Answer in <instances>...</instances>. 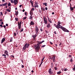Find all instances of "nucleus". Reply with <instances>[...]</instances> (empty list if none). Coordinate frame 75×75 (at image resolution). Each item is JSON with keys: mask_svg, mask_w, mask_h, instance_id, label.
<instances>
[{"mask_svg": "<svg viewBox=\"0 0 75 75\" xmlns=\"http://www.w3.org/2000/svg\"><path fill=\"white\" fill-rule=\"evenodd\" d=\"M40 30L41 31H42V28H40Z\"/></svg>", "mask_w": 75, "mask_h": 75, "instance_id": "nucleus-40", "label": "nucleus"}, {"mask_svg": "<svg viewBox=\"0 0 75 75\" xmlns=\"http://www.w3.org/2000/svg\"><path fill=\"white\" fill-rule=\"evenodd\" d=\"M27 44L26 43L25 45L23 47V51H24L27 48Z\"/></svg>", "mask_w": 75, "mask_h": 75, "instance_id": "nucleus-5", "label": "nucleus"}, {"mask_svg": "<svg viewBox=\"0 0 75 75\" xmlns=\"http://www.w3.org/2000/svg\"><path fill=\"white\" fill-rule=\"evenodd\" d=\"M33 18V17L32 16H30L29 18V19H30V20H32V19Z\"/></svg>", "mask_w": 75, "mask_h": 75, "instance_id": "nucleus-17", "label": "nucleus"}, {"mask_svg": "<svg viewBox=\"0 0 75 75\" xmlns=\"http://www.w3.org/2000/svg\"><path fill=\"white\" fill-rule=\"evenodd\" d=\"M70 8L71 10V11L74 10V9H73V8L72 7H71V6H70Z\"/></svg>", "mask_w": 75, "mask_h": 75, "instance_id": "nucleus-19", "label": "nucleus"}, {"mask_svg": "<svg viewBox=\"0 0 75 75\" xmlns=\"http://www.w3.org/2000/svg\"><path fill=\"white\" fill-rule=\"evenodd\" d=\"M54 34H57V33H56V31H55L54 32Z\"/></svg>", "mask_w": 75, "mask_h": 75, "instance_id": "nucleus-63", "label": "nucleus"}, {"mask_svg": "<svg viewBox=\"0 0 75 75\" xmlns=\"http://www.w3.org/2000/svg\"><path fill=\"white\" fill-rule=\"evenodd\" d=\"M61 22H60V21H59L58 22L57 25H60V24H61Z\"/></svg>", "mask_w": 75, "mask_h": 75, "instance_id": "nucleus-18", "label": "nucleus"}, {"mask_svg": "<svg viewBox=\"0 0 75 75\" xmlns=\"http://www.w3.org/2000/svg\"><path fill=\"white\" fill-rule=\"evenodd\" d=\"M14 1L15 5H17V4L18 3V1L17 0H14Z\"/></svg>", "mask_w": 75, "mask_h": 75, "instance_id": "nucleus-7", "label": "nucleus"}, {"mask_svg": "<svg viewBox=\"0 0 75 75\" xmlns=\"http://www.w3.org/2000/svg\"><path fill=\"white\" fill-rule=\"evenodd\" d=\"M27 18V16H25L23 20H25Z\"/></svg>", "mask_w": 75, "mask_h": 75, "instance_id": "nucleus-38", "label": "nucleus"}, {"mask_svg": "<svg viewBox=\"0 0 75 75\" xmlns=\"http://www.w3.org/2000/svg\"><path fill=\"white\" fill-rule=\"evenodd\" d=\"M18 29H21V25H20V23H18Z\"/></svg>", "mask_w": 75, "mask_h": 75, "instance_id": "nucleus-8", "label": "nucleus"}, {"mask_svg": "<svg viewBox=\"0 0 75 75\" xmlns=\"http://www.w3.org/2000/svg\"><path fill=\"white\" fill-rule=\"evenodd\" d=\"M47 17L48 20V21H49L50 20V18H49V17H48V16H47Z\"/></svg>", "mask_w": 75, "mask_h": 75, "instance_id": "nucleus-45", "label": "nucleus"}, {"mask_svg": "<svg viewBox=\"0 0 75 75\" xmlns=\"http://www.w3.org/2000/svg\"><path fill=\"white\" fill-rule=\"evenodd\" d=\"M8 12H10V11H11L10 10H8Z\"/></svg>", "mask_w": 75, "mask_h": 75, "instance_id": "nucleus-59", "label": "nucleus"}, {"mask_svg": "<svg viewBox=\"0 0 75 75\" xmlns=\"http://www.w3.org/2000/svg\"><path fill=\"white\" fill-rule=\"evenodd\" d=\"M73 61V59H72V57H71V58L70 62H72Z\"/></svg>", "mask_w": 75, "mask_h": 75, "instance_id": "nucleus-23", "label": "nucleus"}, {"mask_svg": "<svg viewBox=\"0 0 75 75\" xmlns=\"http://www.w3.org/2000/svg\"><path fill=\"white\" fill-rule=\"evenodd\" d=\"M54 68L55 70H57L58 69V68L56 67H54Z\"/></svg>", "mask_w": 75, "mask_h": 75, "instance_id": "nucleus-33", "label": "nucleus"}, {"mask_svg": "<svg viewBox=\"0 0 75 75\" xmlns=\"http://www.w3.org/2000/svg\"><path fill=\"white\" fill-rule=\"evenodd\" d=\"M8 24H6V26H8Z\"/></svg>", "mask_w": 75, "mask_h": 75, "instance_id": "nucleus-62", "label": "nucleus"}, {"mask_svg": "<svg viewBox=\"0 0 75 75\" xmlns=\"http://www.w3.org/2000/svg\"><path fill=\"white\" fill-rule=\"evenodd\" d=\"M50 59H52V57H50Z\"/></svg>", "mask_w": 75, "mask_h": 75, "instance_id": "nucleus-61", "label": "nucleus"}, {"mask_svg": "<svg viewBox=\"0 0 75 75\" xmlns=\"http://www.w3.org/2000/svg\"><path fill=\"white\" fill-rule=\"evenodd\" d=\"M38 7H39V6H38V5H37L35 6V8H37V7L38 8Z\"/></svg>", "mask_w": 75, "mask_h": 75, "instance_id": "nucleus-27", "label": "nucleus"}, {"mask_svg": "<svg viewBox=\"0 0 75 75\" xmlns=\"http://www.w3.org/2000/svg\"><path fill=\"white\" fill-rule=\"evenodd\" d=\"M11 57H13V58H14V57L13 55H11Z\"/></svg>", "mask_w": 75, "mask_h": 75, "instance_id": "nucleus-58", "label": "nucleus"}, {"mask_svg": "<svg viewBox=\"0 0 75 75\" xmlns=\"http://www.w3.org/2000/svg\"><path fill=\"white\" fill-rule=\"evenodd\" d=\"M10 1L12 3H14V1H13V0H11Z\"/></svg>", "mask_w": 75, "mask_h": 75, "instance_id": "nucleus-31", "label": "nucleus"}, {"mask_svg": "<svg viewBox=\"0 0 75 75\" xmlns=\"http://www.w3.org/2000/svg\"><path fill=\"white\" fill-rule=\"evenodd\" d=\"M50 44H53V43L52 42H51L50 41Z\"/></svg>", "mask_w": 75, "mask_h": 75, "instance_id": "nucleus-47", "label": "nucleus"}, {"mask_svg": "<svg viewBox=\"0 0 75 75\" xmlns=\"http://www.w3.org/2000/svg\"><path fill=\"white\" fill-rule=\"evenodd\" d=\"M61 73V71H59L58 72H57V74H60Z\"/></svg>", "mask_w": 75, "mask_h": 75, "instance_id": "nucleus-30", "label": "nucleus"}, {"mask_svg": "<svg viewBox=\"0 0 75 75\" xmlns=\"http://www.w3.org/2000/svg\"><path fill=\"white\" fill-rule=\"evenodd\" d=\"M16 13L15 14L16 16H18V11H17V12L16 11H15Z\"/></svg>", "mask_w": 75, "mask_h": 75, "instance_id": "nucleus-15", "label": "nucleus"}, {"mask_svg": "<svg viewBox=\"0 0 75 75\" xmlns=\"http://www.w3.org/2000/svg\"><path fill=\"white\" fill-rule=\"evenodd\" d=\"M11 5V4H10V3H8V6H10Z\"/></svg>", "mask_w": 75, "mask_h": 75, "instance_id": "nucleus-35", "label": "nucleus"}, {"mask_svg": "<svg viewBox=\"0 0 75 75\" xmlns=\"http://www.w3.org/2000/svg\"><path fill=\"white\" fill-rule=\"evenodd\" d=\"M25 16H27V13L26 12H25Z\"/></svg>", "mask_w": 75, "mask_h": 75, "instance_id": "nucleus-52", "label": "nucleus"}, {"mask_svg": "<svg viewBox=\"0 0 75 75\" xmlns=\"http://www.w3.org/2000/svg\"><path fill=\"white\" fill-rule=\"evenodd\" d=\"M48 21H49V22H50V23H52V21H51V19H50Z\"/></svg>", "mask_w": 75, "mask_h": 75, "instance_id": "nucleus-22", "label": "nucleus"}, {"mask_svg": "<svg viewBox=\"0 0 75 75\" xmlns=\"http://www.w3.org/2000/svg\"><path fill=\"white\" fill-rule=\"evenodd\" d=\"M33 11H30V16H33Z\"/></svg>", "mask_w": 75, "mask_h": 75, "instance_id": "nucleus-16", "label": "nucleus"}, {"mask_svg": "<svg viewBox=\"0 0 75 75\" xmlns=\"http://www.w3.org/2000/svg\"><path fill=\"white\" fill-rule=\"evenodd\" d=\"M5 54H6V55H7V56H8V52L7 51V50H6L5 51V52H4Z\"/></svg>", "mask_w": 75, "mask_h": 75, "instance_id": "nucleus-12", "label": "nucleus"}, {"mask_svg": "<svg viewBox=\"0 0 75 75\" xmlns=\"http://www.w3.org/2000/svg\"><path fill=\"white\" fill-rule=\"evenodd\" d=\"M37 35H36V34H35V35H33L32 36L33 37V38H34V39H35V38H36V37H37Z\"/></svg>", "mask_w": 75, "mask_h": 75, "instance_id": "nucleus-13", "label": "nucleus"}, {"mask_svg": "<svg viewBox=\"0 0 75 75\" xmlns=\"http://www.w3.org/2000/svg\"><path fill=\"white\" fill-rule=\"evenodd\" d=\"M30 3L31 4L32 6H33V2H30Z\"/></svg>", "mask_w": 75, "mask_h": 75, "instance_id": "nucleus-43", "label": "nucleus"}, {"mask_svg": "<svg viewBox=\"0 0 75 75\" xmlns=\"http://www.w3.org/2000/svg\"><path fill=\"white\" fill-rule=\"evenodd\" d=\"M24 65H22V68H24Z\"/></svg>", "mask_w": 75, "mask_h": 75, "instance_id": "nucleus-53", "label": "nucleus"}, {"mask_svg": "<svg viewBox=\"0 0 75 75\" xmlns=\"http://www.w3.org/2000/svg\"><path fill=\"white\" fill-rule=\"evenodd\" d=\"M5 13H4V14L5 15H6V14L7 13V12L6 11H5Z\"/></svg>", "mask_w": 75, "mask_h": 75, "instance_id": "nucleus-42", "label": "nucleus"}, {"mask_svg": "<svg viewBox=\"0 0 75 75\" xmlns=\"http://www.w3.org/2000/svg\"><path fill=\"white\" fill-rule=\"evenodd\" d=\"M45 10H48V8L47 7L45 8Z\"/></svg>", "mask_w": 75, "mask_h": 75, "instance_id": "nucleus-48", "label": "nucleus"}, {"mask_svg": "<svg viewBox=\"0 0 75 75\" xmlns=\"http://www.w3.org/2000/svg\"><path fill=\"white\" fill-rule=\"evenodd\" d=\"M0 6L1 7V6L3 7V6H3V4H2V5L0 4Z\"/></svg>", "mask_w": 75, "mask_h": 75, "instance_id": "nucleus-60", "label": "nucleus"}, {"mask_svg": "<svg viewBox=\"0 0 75 75\" xmlns=\"http://www.w3.org/2000/svg\"><path fill=\"white\" fill-rule=\"evenodd\" d=\"M20 25H21V24H22L21 21H20Z\"/></svg>", "mask_w": 75, "mask_h": 75, "instance_id": "nucleus-50", "label": "nucleus"}, {"mask_svg": "<svg viewBox=\"0 0 75 75\" xmlns=\"http://www.w3.org/2000/svg\"><path fill=\"white\" fill-rule=\"evenodd\" d=\"M0 21H1V22L3 21V20L2 19H0Z\"/></svg>", "mask_w": 75, "mask_h": 75, "instance_id": "nucleus-51", "label": "nucleus"}, {"mask_svg": "<svg viewBox=\"0 0 75 75\" xmlns=\"http://www.w3.org/2000/svg\"><path fill=\"white\" fill-rule=\"evenodd\" d=\"M41 9L42 10V11H45V8H41Z\"/></svg>", "mask_w": 75, "mask_h": 75, "instance_id": "nucleus-26", "label": "nucleus"}, {"mask_svg": "<svg viewBox=\"0 0 75 75\" xmlns=\"http://www.w3.org/2000/svg\"><path fill=\"white\" fill-rule=\"evenodd\" d=\"M51 27V24L50 23L47 24V28H50Z\"/></svg>", "mask_w": 75, "mask_h": 75, "instance_id": "nucleus-10", "label": "nucleus"}, {"mask_svg": "<svg viewBox=\"0 0 75 75\" xmlns=\"http://www.w3.org/2000/svg\"><path fill=\"white\" fill-rule=\"evenodd\" d=\"M23 28L21 29V30L20 31V33H21L22 32H23Z\"/></svg>", "mask_w": 75, "mask_h": 75, "instance_id": "nucleus-24", "label": "nucleus"}, {"mask_svg": "<svg viewBox=\"0 0 75 75\" xmlns=\"http://www.w3.org/2000/svg\"><path fill=\"white\" fill-rule=\"evenodd\" d=\"M4 27L5 28H6V26L5 25H4Z\"/></svg>", "mask_w": 75, "mask_h": 75, "instance_id": "nucleus-64", "label": "nucleus"}, {"mask_svg": "<svg viewBox=\"0 0 75 75\" xmlns=\"http://www.w3.org/2000/svg\"><path fill=\"white\" fill-rule=\"evenodd\" d=\"M45 46H46V45H42L41 46V47L42 48H43V47H45Z\"/></svg>", "mask_w": 75, "mask_h": 75, "instance_id": "nucleus-36", "label": "nucleus"}, {"mask_svg": "<svg viewBox=\"0 0 75 75\" xmlns=\"http://www.w3.org/2000/svg\"><path fill=\"white\" fill-rule=\"evenodd\" d=\"M14 35L15 37H16V33L15 32L14 33Z\"/></svg>", "mask_w": 75, "mask_h": 75, "instance_id": "nucleus-39", "label": "nucleus"}, {"mask_svg": "<svg viewBox=\"0 0 75 75\" xmlns=\"http://www.w3.org/2000/svg\"><path fill=\"white\" fill-rule=\"evenodd\" d=\"M21 6H22V5H20L19 6V7H20V8H21Z\"/></svg>", "mask_w": 75, "mask_h": 75, "instance_id": "nucleus-55", "label": "nucleus"}, {"mask_svg": "<svg viewBox=\"0 0 75 75\" xmlns=\"http://www.w3.org/2000/svg\"><path fill=\"white\" fill-rule=\"evenodd\" d=\"M64 71H68V69H64Z\"/></svg>", "mask_w": 75, "mask_h": 75, "instance_id": "nucleus-37", "label": "nucleus"}, {"mask_svg": "<svg viewBox=\"0 0 75 75\" xmlns=\"http://www.w3.org/2000/svg\"><path fill=\"white\" fill-rule=\"evenodd\" d=\"M32 11H34V8H33L32 9Z\"/></svg>", "mask_w": 75, "mask_h": 75, "instance_id": "nucleus-46", "label": "nucleus"}, {"mask_svg": "<svg viewBox=\"0 0 75 75\" xmlns=\"http://www.w3.org/2000/svg\"><path fill=\"white\" fill-rule=\"evenodd\" d=\"M5 40L6 38H3L1 40V43L2 44H3V42H4V41Z\"/></svg>", "mask_w": 75, "mask_h": 75, "instance_id": "nucleus-11", "label": "nucleus"}, {"mask_svg": "<svg viewBox=\"0 0 75 75\" xmlns=\"http://www.w3.org/2000/svg\"><path fill=\"white\" fill-rule=\"evenodd\" d=\"M27 46H26V47L27 48H28V47H29V46H30V44H27Z\"/></svg>", "mask_w": 75, "mask_h": 75, "instance_id": "nucleus-32", "label": "nucleus"}, {"mask_svg": "<svg viewBox=\"0 0 75 75\" xmlns=\"http://www.w3.org/2000/svg\"><path fill=\"white\" fill-rule=\"evenodd\" d=\"M53 71L52 70H51V69L50 68L49 69V73L50 74H52V72Z\"/></svg>", "mask_w": 75, "mask_h": 75, "instance_id": "nucleus-6", "label": "nucleus"}, {"mask_svg": "<svg viewBox=\"0 0 75 75\" xmlns=\"http://www.w3.org/2000/svg\"><path fill=\"white\" fill-rule=\"evenodd\" d=\"M61 44H62V43L60 42V44H59V46H61Z\"/></svg>", "mask_w": 75, "mask_h": 75, "instance_id": "nucleus-54", "label": "nucleus"}, {"mask_svg": "<svg viewBox=\"0 0 75 75\" xmlns=\"http://www.w3.org/2000/svg\"><path fill=\"white\" fill-rule=\"evenodd\" d=\"M43 19H44V24H47V19L45 17H43Z\"/></svg>", "mask_w": 75, "mask_h": 75, "instance_id": "nucleus-3", "label": "nucleus"}, {"mask_svg": "<svg viewBox=\"0 0 75 75\" xmlns=\"http://www.w3.org/2000/svg\"><path fill=\"white\" fill-rule=\"evenodd\" d=\"M56 27L58 29H59V28H61L64 32H67V33L69 32V30H67V29H66V28L64 27L61 25H56Z\"/></svg>", "mask_w": 75, "mask_h": 75, "instance_id": "nucleus-1", "label": "nucleus"}, {"mask_svg": "<svg viewBox=\"0 0 75 75\" xmlns=\"http://www.w3.org/2000/svg\"><path fill=\"white\" fill-rule=\"evenodd\" d=\"M7 4V3L6 2V3H4V4H2L3 6H6Z\"/></svg>", "mask_w": 75, "mask_h": 75, "instance_id": "nucleus-14", "label": "nucleus"}, {"mask_svg": "<svg viewBox=\"0 0 75 75\" xmlns=\"http://www.w3.org/2000/svg\"><path fill=\"white\" fill-rule=\"evenodd\" d=\"M2 56H4V58H6V54H2Z\"/></svg>", "mask_w": 75, "mask_h": 75, "instance_id": "nucleus-28", "label": "nucleus"}, {"mask_svg": "<svg viewBox=\"0 0 75 75\" xmlns=\"http://www.w3.org/2000/svg\"><path fill=\"white\" fill-rule=\"evenodd\" d=\"M39 29H38V27H37V26L35 27V32H36V34H37L38 33V31Z\"/></svg>", "mask_w": 75, "mask_h": 75, "instance_id": "nucleus-4", "label": "nucleus"}, {"mask_svg": "<svg viewBox=\"0 0 75 75\" xmlns=\"http://www.w3.org/2000/svg\"><path fill=\"white\" fill-rule=\"evenodd\" d=\"M41 65H42V64H40V65L39 66V67H41Z\"/></svg>", "mask_w": 75, "mask_h": 75, "instance_id": "nucleus-57", "label": "nucleus"}, {"mask_svg": "<svg viewBox=\"0 0 75 75\" xmlns=\"http://www.w3.org/2000/svg\"><path fill=\"white\" fill-rule=\"evenodd\" d=\"M12 41H13V40L12 39H11L10 40V42H12Z\"/></svg>", "mask_w": 75, "mask_h": 75, "instance_id": "nucleus-41", "label": "nucleus"}, {"mask_svg": "<svg viewBox=\"0 0 75 75\" xmlns=\"http://www.w3.org/2000/svg\"><path fill=\"white\" fill-rule=\"evenodd\" d=\"M35 4V5H38V2H37V1H36Z\"/></svg>", "mask_w": 75, "mask_h": 75, "instance_id": "nucleus-34", "label": "nucleus"}, {"mask_svg": "<svg viewBox=\"0 0 75 75\" xmlns=\"http://www.w3.org/2000/svg\"><path fill=\"white\" fill-rule=\"evenodd\" d=\"M40 44L39 43H38L37 45H35L34 46V47L37 52H38L39 51V50L40 49Z\"/></svg>", "mask_w": 75, "mask_h": 75, "instance_id": "nucleus-2", "label": "nucleus"}, {"mask_svg": "<svg viewBox=\"0 0 75 75\" xmlns=\"http://www.w3.org/2000/svg\"><path fill=\"white\" fill-rule=\"evenodd\" d=\"M22 11H23V12H24V11H25V9H23L22 10Z\"/></svg>", "mask_w": 75, "mask_h": 75, "instance_id": "nucleus-56", "label": "nucleus"}, {"mask_svg": "<svg viewBox=\"0 0 75 75\" xmlns=\"http://www.w3.org/2000/svg\"><path fill=\"white\" fill-rule=\"evenodd\" d=\"M55 56H54L52 57V59H53V60L55 59Z\"/></svg>", "mask_w": 75, "mask_h": 75, "instance_id": "nucleus-20", "label": "nucleus"}, {"mask_svg": "<svg viewBox=\"0 0 75 75\" xmlns=\"http://www.w3.org/2000/svg\"><path fill=\"white\" fill-rule=\"evenodd\" d=\"M45 41L43 40L42 41L40 42H39V43L40 44H42V43L44 42Z\"/></svg>", "mask_w": 75, "mask_h": 75, "instance_id": "nucleus-21", "label": "nucleus"}, {"mask_svg": "<svg viewBox=\"0 0 75 75\" xmlns=\"http://www.w3.org/2000/svg\"><path fill=\"white\" fill-rule=\"evenodd\" d=\"M0 26H1V28H2V27H3V25H2V24H1L0 25Z\"/></svg>", "mask_w": 75, "mask_h": 75, "instance_id": "nucleus-49", "label": "nucleus"}, {"mask_svg": "<svg viewBox=\"0 0 75 75\" xmlns=\"http://www.w3.org/2000/svg\"><path fill=\"white\" fill-rule=\"evenodd\" d=\"M15 19L16 21H18V18H15Z\"/></svg>", "mask_w": 75, "mask_h": 75, "instance_id": "nucleus-25", "label": "nucleus"}, {"mask_svg": "<svg viewBox=\"0 0 75 75\" xmlns=\"http://www.w3.org/2000/svg\"><path fill=\"white\" fill-rule=\"evenodd\" d=\"M43 5H45V6H47V3H44Z\"/></svg>", "mask_w": 75, "mask_h": 75, "instance_id": "nucleus-29", "label": "nucleus"}, {"mask_svg": "<svg viewBox=\"0 0 75 75\" xmlns=\"http://www.w3.org/2000/svg\"><path fill=\"white\" fill-rule=\"evenodd\" d=\"M30 25H34V22L33 21H31L30 23Z\"/></svg>", "mask_w": 75, "mask_h": 75, "instance_id": "nucleus-9", "label": "nucleus"}, {"mask_svg": "<svg viewBox=\"0 0 75 75\" xmlns=\"http://www.w3.org/2000/svg\"><path fill=\"white\" fill-rule=\"evenodd\" d=\"M0 13H1V15L3 16V12H0Z\"/></svg>", "mask_w": 75, "mask_h": 75, "instance_id": "nucleus-44", "label": "nucleus"}]
</instances>
